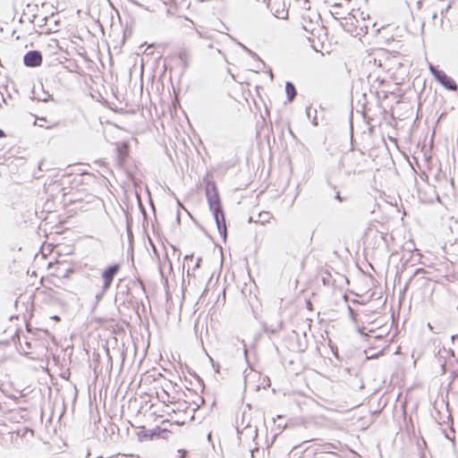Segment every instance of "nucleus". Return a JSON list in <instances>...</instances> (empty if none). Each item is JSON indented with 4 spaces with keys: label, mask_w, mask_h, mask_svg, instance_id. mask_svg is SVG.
<instances>
[{
    "label": "nucleus",
    "mask_w": 458,
    "mask_h": 458,
    "mask_svg": "<svg viewBox=\"0 0 458 458\" xmlns=\"http://www.w3.org/2000/svg\"><path fill=\"white\" fill-rule=\"evenodd\" d=\"M320 15L317 12H306L301 13V26L304 30L312 36L322 30L320 27Z\"/></svg>",
    "instance_id": "obj_3"
},
{
    "label": "nucleus",
    "mask_w": 458,
    "mask_h": 458,
    "mask_svg": "<svg viewBox=\"0 0 458 458\" xmlns=\"http://www.w3.org/2000/svg\"><path fill=\"white\" fill-rule=\"evenodd\" d=\"M339 10H336V12L333 13L334 14H339Z\"/></svg>",
    "instance_id": "obj_38"
},
{
    "label": "nucleus",
    "mask_w": 458,
    "mask_h": 458,
    "mask_svg": "<svg viewBox=\"0 0 458 458\" xmlns=\"http://www.w3.org/2000/svg\"><path fill=\"white\" fill-rule=\"evenodd\" d=\"M199 34L201 38H206V36H204L202 33L199 32Z\"/></svg>",
    "instance_id": "obj_37"
},
{
    "label": "nucleus",
    "mask_w": 458,
    "mask_h": 458,
    "mask_svg": "<svg viewBox=\"0 0 458 458\" xmlns=\"http://www.w3.org/2000/svg\"><path fill=\"white\" fill-rule=\"evenodd\" d=\"M25 345H26L27 349H23V351L27 353L31 349V344L30 342H26Z\"/></svg>",
    "instance_id": "obj_19"
},
{
    "label": "nucleus",
    "mask_w": 458,
    "mask_h": 458,
    "mask_svg": "<svg viewBox=\"0 0 458 458\" xmlns=\"http://www.w3.org/2000/svg\"><path fill=\"white\" fill-rule=\"evenodd\" d=\"M191 276L190 268L187 269V276Z\"/></svg>",
    "instance_id": "obj_35"
},
{
    "label": "nucleus",
    "mask_w": 458,
    "mask_h": 458,
    "mask_svg": "<svg viewBox=\"0 0 458 458\" xmlns=\"http://www.w3.org/2000/svg\"><path fill=\"white\" fill-rule=\"evenodd\" d=\"M398 55L391 53L387 49L378 48L374 50L369 55V63L373 64L378 68H382L384 71L389 72L399 64L397 61Z\"/></svg>",
    "instance_id": "obj_2"
},
{
    "label": "nucleus",
    "mask_w": 458,
    "mask_h": 458,
    "mask_svg": "<svg viewBox=\"0 0 458 458\" xmlns=\"http://www.w3.org/2000/svg\"><path fill=\"white\" fill-rule=\"evenodd\" d=\"M259 222H261L262 224H264L265 222H267L269 220V213H267V212H264V213H260L259 215Z\"/></svg>",
    "instance_id": "obj_15"
},
{
    "label": "nucleus",
    "mask_w": 458,
    "mask_h": 458,
    "mask_svg": "<svg viewBox=\"0 0 458 458\" xmlns=\"http://www.w3.org/2000/svg\"><path fill=\"white\" fill-rule=\"evenodd\" d=\"M452 341H453V343H454V344L456 341L458 342V335H453V336H452Z\"/></svg>",
    "instance_id": "obj_22"
},
{
    "label": "nucleus",
    "mask_w": 458,
    "mask_h": 458,
    "mask_svg": "<svg viewBox=\"0 0 458 458\" xmlns=\"http://www.w3.org/2000/svg\"><path fill=\"white\" fill-rule=\"evenodd\" d=\"M311 303L310 301H308V307H310Z\"/></svg>",
    "instance_id": "obj_44"
},
{
    "label": "nucleus",
    "mask_w": 458,
    "mask_h": 458,
    "mask_svg": "<svg viewBox=\"0 0 458 458\" xmlns=\"http://www.w3.org/2000/svg\"><path fill=\"white\" fill-rule=\"evenodd\" d=\"M362 159V153L351 151L347 153L341 160V165L346 170L348 174H356L361 171L360 160Z\"/></svg>",
    "instance_id": "obj_4"
},
{
    "label": "nucleus",
    "mask_w": 458,
    "mask_h": 458,
    "mask_svg": "<svg viewBox=\"0 0 458 458\" xmlns=\"http://www.w3.org/2000/svg\"><path fill=\"white\" fill-rule=\"evenodd\" d=\"M301 7L304 10V13L312 12L310 10V5L309 0H302V4H301Z\"/></svg>",
    "instance_id": "obj_16"
},
{
    "label": "nucleus",
    "mask_w": 458,
    "mask_h": 458,
    "mask_svg": "<svg viewBox=\"0 0 458 458\" xmlns=\"http://www.w3.org/2000/svg\"><path fill=\"white\" fill-rule=\"evenodd\" d=\"M417 5H418V8L420 9L421 6H422V0H418L417 1Z\"/></svg>",
    "instance_id": "obj_25"
},
{
    "label": "nucleus",
    "mask_w": 458,
    "mask_h": 458,
    "mask_svg": "<svg viewBox=\"0 0 458 458\" xmlns=\"http://www.w3.org/2000/svg\"><path fill=\"white\" fill-rule=\"evenodd\" d=\"M161 434H165V435H170L171 432L165 428H161L159 427H157L156 428L152 429L150 431V438L153 439V438H159V435Z\"/></svg>",
    "instance_id": "obj_12"
},
{
    "label": "nucleus",
    "mask_w": 458,
    "mask_h": 458,
    "mask_svg": "<svg viewBox=\"0 0 458 458\" xmlns=\"http://www.w3.org/2000/svg\"><path fill=\"white\" fill-rule=\"evenodd\" d=\"M294 334L298 335L295 331H293ZM309 345L308 338H307V333L306 331L302 332V336L300 337L297 335V351L298 352H304Z\"/></svg>",
    "instance_id": "obj_9"
},
{
    "label": "nucleus",
    "mask_w": 458,
    "mask_h": 458,
    "mask_svg": "<svg viewBox=\"0 0 458 458\" xmlns=\"http://www.w3.org/2000/svg\"><path fill=\"white\" fill-rule=\"evenodd\" d=\"M54 318H55V319H56V320H58V319H59V317L55 316V317H54Z\"/></svg>",
    "instance_id": "obj_40"
},
{
    "label": "nucleus",
    "mask_w": 458,
    "mask_h": 458,
    "mask_svg": "<svg viewBox=\"0 0 458 458\" xmlns=\"http://www.w3.org/2000/svg\"><path fill=\"white\" fill-rule=\"evenodd\" d=\"M339 7H341L340 4H335L333 5L334 9H336V8H339Z\"/></svg>",
    "instance_id": "obj_28"
},
{
    "label": "nucleus",
    "mask_w": 458,
    "mask_h": 458,
    "mask_svg": "<svg viewBox=\"0 0 458 458\" xmlns=\"http://www.w3.org/2000/svg\"><path fill=\"white\" fill-rule=\"evenodd\" d=\"M23 63L28 67H37L42 63V55L39 51L30 50L25 54Z\"/></svg>",
    "instance_id": "obj_7"
},
{
    "label": "nucleus",
    "mask_w": 458,
    "mask_h": 458,
    "mask_svg": "<svg viewBox=\"0 0 458 458\" xmlns=\"http://www.w3.org/2000/svg\"><path fill=\"white\" fill-rule=\"evenodd\" d=\"M206 197L209 206V209L213 214L216 225L220 235L224 238L226 237V225L225 215L223 212L220 197L217 188L214 182H208L206 185Z\"/></svg>",
    "instance_id": "obj_1"
},
{
    "label": "nucleus",
    "mask_w": 458,
    "mask_h": 458,
    "mask_svg": "<svg viewBox=\"0 0 458 458\" xmlns=\"http://www.w3.org/2000/svg\"><path fill=\"white\" fill-rule=\"evenodd\" d=\"M443 351H444L445 352H447V353H450V354L454 355V352H453V351H451V350H446L445 348H444V349H443Z\"/></svg>",
    "instance_id": "obj_26"
},
{
    "label": "nucleus",
    "mask_w": 458,
    "mask_h": 458,
    "mask_svg": "<svg viewBox=\"0 0 458 458\" xmlns=\"http://www.w3.org/2000/svg\"><path fill=\"white\" fill-rule=\"evenodd\" d=\"M428 328H429L431 331H433V327H431V325H430V324H428Z\"/></svg>",
    "instance_id": "obj_36"
},
{
    "label": "nucleus",
    "mask_w": 458,
    "mask_h": 458,
    "mask_svg": "<svg viewBox=\"0 0 458 458\" xmlns=\"http://www.w3.org/2000/svg\"><path fill=\"white\" fill-rule=\"evenodd\" d=\"M36 18V14H29L26 12H23L21 17V21H28L29 22H34Z\"/></svg>",
    "instance_id": "obj_13"
},
{
    "label": "nucleus",
    "mask_w": 458,
    "mask_h": 458,
    "mask_svg": "<svg viewBox=\"0 0 458 458\" xmlns=\"http://www.w3.org/2000/svg\"><path fill=\"white\" fill-rule=\"evenodd\" d=\"M285 92H286V95H287L288 102H292L294 99V98L296 97V94H297L295 86L292 82H290V81H287L285 83Z\"/></svg>",
    "instance_id": "obj_10"
},
{
    "label": "nucleus",
    "mask_w": 458,
    "mask_h": 458,
    "mask_svg": "<svg viewBox=\"0 0 458 458\" xmlns=\"http://www.w3.org/2000/svg\"><path fill=\"white\" fill-rule=\"evenodd\" d=\"M335 199H337V200H338V201H340V202H342V201L344 200V199H343V198L341 197V195H340V192H339V191H337V192L335 193Z\"/></svg>",
    "instance_id": "obj_20"
},
{
    "label": "nucleus",
    "mask_w": 458,
    "mask_h": 458,
    "mask_svg": "<svg viewBox=\"0 0 458 458\" xmlns=\"http://www.w3.org/2000/svg\"><path fill=\"white\" fill-rule=\"evenodd\" d=\"M243 352H244L245 357H247L248 351H247L245 346H244V349H243Z\"/></svg>",
    "instance_id": "obj_33"
},
{
    "label": "nucleus",
    "mask_w": 458,
    "mask_h": 458,
    "mask_svg": "<svg viewBox=\"0 0 458 458\" xmlns=\"http://www.w3.org/2000/svg\"><path fill=\"white\" fill-rule=\"evenodd\" d=\"M37 121H43V122H47V120H46V118H45V117L37 118Z\"/></svg>",
    "instance_id": "obj_30"
},
{
    "label": "nucleus",
    "mask_w": 458,
    "mask_h": 458,
    "mask_svg": "<svg viewBox=\"0 0 458 458\" xmlns=\"http://www.w3.org/2000/svg\"><path fill=\"white\" fill-rule=\"evenodd\" d=\"M242 47H243V49H244L245 51H247V52H248L250 55H251L252 56H256V55H257L254 52H252L251 50H250L249 48H247L245 46H242Z\"/></svg>",
    "instance_id": "obj_21"
},
{
    "label": "nucleus",
    "mask_w": 458,
    "mask_h": 458,
    "mask_svg": "<svg viewBox=\"0 0 458 458\" xmlns=\"http://www.w3.org/2000/svg\"><path fill=\"white\" fill-rule=\"evenodd\" d=\"M311 303L310 301H308V307H310Z\"/></svg>",
    "instance_id": "obj_43"
},
{
    "label": "nucleus",
    "mask_w": 458,
    "mask_h": 458,
    "mask_svg": "<svg viewBox=\"0 0 458 458\" xmlns=\"http://www.w3.org/2000/svg\"><path fill=\"white\" fill-rule=\"evenodd\" d=\"M199 261H200V259H199V260L197 261V263L195 264L193 269L197 268L199 267Z\"/></svg>",
    "instance_id": "obj_31"
},
{
    "label": "nucleus",
    "mask_w": 458,
    "mask_h": 458,
    "mask_svg": "<svg viewBox=\"0 0 458 458\" xmlns=\"http://www.w3.org/2000/svg\"><path fill=\"white\" fill-rule=\"evenodd\" d=\"M217 53L222 54L220 49H216Z\"/></svg>",
    "instance_id": "obj_42"
},
{
    "label": "nucleus",
    "mask_w": 458,
    "mask_h": 458,
    "mask_svg": "<svg viewBox=\"0 0 458 458\" xmlns=\"http://www.w3.org/2000/svg\"><path fill=\"white\" fill-rule=\"evenodd\" d=\"M138 283H139V284L140 285L141 289H143V290H144V284H143V282H142V281H140V280H139V281H138Z\"/></svg>",
    "instance_id": "obj_27"
},
{
    "label": "nucleus",
    "mask_w": 458,
    "mask_h": 458,
    "mask_svg": "<svg viewBox=\"0 0 458 458\" xmlns=\"http://www.w3.org/2000/svg\"><path fill=\"white\" fill-rule=\"evenodd\" d=\"M246 430H248L250 432V434H252V433L257 434V429L255 428H252L251 426H248L246 428Z\"/></svg>",
    "instance_id": "obj_18"
},
{
    "label": "nucleus",
    "mask_w": 458,
    "mask_h": 458,
    "mask_svg": "<svg viewBox=\"0 0 458 458\" xmlns=\"http://www.w3.org/2000/svg\"><path fill=\"white\" fill-rule=\"evenodd\" d=\"M178 453H182L181 456L179 458H183L185 454H186V451L184 450H178Z\"/></svg>",
    "instance_id": "obj_23"
},
{
    "label": "nucleus",
    "mask_w": 458,
    "mask_h": 458,
    "mask_svg": "<svg viewBox=\"0 0 458 458\" xmlns=\"http://www.w3.org/2000/svg\"><path fill=\"white\" fill-rule=\"evenodd\" d=\"M437 18V13L433 14V19Z\"/></svg>",
    "instance_id": "obj_41"
},
{
    "label": "nucleus",
    "mask_w": 458,
    "mask_h": 458,
    "mask_svg": "<svg viewBox=\"0 0 458 458\" xmlns=\"http://www.w3.org/2000/svg\"><path fill=\"white\" fill-rule=\"evenodd\" d=\"M39 122H40V123H38V126H40V127H43V126H44V124H43V121H39ZM35 124H37V122H35Z\"/></svg>",
    "instance_id": "obj_32"
},
{
    "label": "nucleus",
    "mask_w": 458,
    "mask_h": 458,
    "mask_svg": "<svg viewBox=\"0 0 458 458\" xmlns=\"http://www.w3.org/2000/svg\"><path fill=\"white\" fill-rule=\"evenodd\" d=\"M106 293V291H104V287L101 288V291L98 292L96 296H95V299H96V305L102 300V298L104 297L105 293Z\"/></svg>",
    "instance_id": "obj_14"
},
{
    "label": "nucleus",
    "mask_w": 458,
    "mask_h": 458,
    "mask_svg": "<svg viewBox=\"0 0 458 458\" xmlns=\"http://www.w3.org/2000/svg\"><path fill=\"white\" fill-rule=\"evenodd\" d=\"M178 57L182 63L183 68L186 69L189 66V62L191 59L190 53L187 50H182L179 53Z\"/></svg>",
    "instance_id": "obj_11"
},
{
    "label": "nucleus",
    "mask_w": 458,
    "mask_h": 458,
    "mask_svg": "<svg viewBox=\"0 0 458 458\" xmlns=\"http://www.w3.org/2000/svg\"><path fill=\"white\" fill-rule=\"evenodd\" d=\"M3 136H4V132L3 130L0 129V138L3 137Z\"/></svg>",
    "instance_id": "obj_34"
},
{
    "label": "nucleus",
    "mask_w": 458,
    "mask_h": 458,
    "mask_svg": "<svg viewBox=\"0 0 458 458\" xmlns=\"http://www.w3.org/2000/svg\"><path fill=\"white\" fill-rule=\"evenodd\" d=\"M168 437H169V435L161 434V435H159V437H159V438H163V439H166V438H168Z\"/></svg>",
    "instance_id": "obj_24"
},
{
    "label": "nucleus",
    "mask_w": 458,
    "mask_h": 458,
    "mask_svg": "<svg viewBox=\"0 0 458 458\" xmlns=\"http://www.w3.org/2000/svg\"><path fill=\"white\" fill-rule=\"evenodd\" d=\"M310 110H311V107H307L306 109V112H307V114L310 116Z\"/></svg>",
    "instance_id": "obj_29"
},
{
    "label": "nucleus",
    "mask_w": 458,
    "mask_h": 458,
    "mask_svg": "<svg viewBox=\"0 0 458 458\" xmlns=\"http://www.w3.org/2000/svg\"><path fill=\"white\" fill-rule=\"evenodd\" d=\"M274 16L277 19H287L288 10L286 9L284 2L276 1L271 5L268 4Z\"/></svg>",
    "instance_id": "obj_8"
},
{
    "label": "nucleus",
    "mask_w": 458,
    "mask_h": 458,
    "mask_svg": "<svg viewBox=\"0 0 458 458\" xmlns=\"http://www.w3.org/2000/svg\"><path fill=\"white\" fill-rule=\"evenodd\" d=\"M117 149L119 151L120 156H123L126 154V146L125 145H123L122 147H118Z\"/></svg>",
    "instance_id": "obj_17"
},
{
    "label": "nucleus",
    "mask_w": 458,
    "mask_h": 458,
    "mask_svg": "<svg viewBox=\"0 0 458 458\" xmlns=\"http://www.w3.org/2000/svg\"><path fill=\"white\" fill-rule=\"evenodd\" d=\"M339 10H336V12L333 13L334 14H339Z\"/></svg>",
    "instance_id": "obj_39"
},
{
    "label": "nucleus",
    "mask_w": 458,
    "mask_h": 458,
    "mask_svg": "<svg viewBox=\"0 0 458 458\" xmlns=\"http://www.w3.org/2000/svg\"><path fill=\"white\" fill-rule=\"evenodd\" d=\"M120 270V266L118 264H114L112 266L107 267L101 274V277L103 279V285L104 291H107L112 282L114 278V276L117 275V273Z\"/></svg>",
    "instance_id": "obj_6"
},
{
    "label": "nucleus",
    "mask_w": 458,
    "mask_h": 458,
    "mask_svg": "<svg viewBox=\"0 0 458 458\" xmlns=\"http://www.w3.org/2000/svg\"><path fill=\"white\" fill-rule=\"evenodd\" d=\"M428 68L435 80L444 88L452 91L457 89L456 82L451 77L447 76L445 72L438 70L437 67L431 64H429Z\"/></svg>",
    "instance_id": "obj_5"
}]
</instances>
